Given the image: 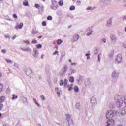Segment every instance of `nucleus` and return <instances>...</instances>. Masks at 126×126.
Returning <instances> with one entry per match:
<instances>
[{"label":"nucleus","mask_w":126,"mask_h":126,"mask_svg":"<svg viewBox=\"0 0 126 126\" xmlns=\"http://www.w3.org/2000/svg\"><path fill=\"white\" fill-rule=\"evenodd\" d=\"M112 117H114V112L112 110H109L106 114L107 119H112Z\"/></svg>","instance_id":"1"},{"label":"nucleus","mask_w":126,"mask_h":126,"mask_svg":"<svg viewBox=\"0 0 126 126\" xmlns=\"http://www.w3.org/2000/svg\"><path fill=\"white\" fill-rule=\"evenodd\" d=\"M122 61L123 60H122V55L121 54L118 55L116 58V63H122Z\"/></svg>","instance_id":"2"},{"label":"nucleus","mask_w":126,"mask_h":126,"mask_svg":"<svg viewBox=\"0 0 126 126\" xmlns=\"http://www.w3.org/2000/svg\"><path fill=\"white\" fill-rule=\"evenodd\" d=\"M107 126H115V121L113 119H108L107 122Z\"/></svg>","instance_id":"3"},{"label":"nucleus","mask_w":126,"mask_h":126,"mask_svg":"<svg viewBox=\"0 0 126 126\" xmlns=\"http://www.w3.org/2000/svg\"><path fill=\"white\" fill-rule=\"evenodd\" d=\"M23 27V23H20L19 24H18L17 25H16L15 28L16 29V30H18V29H22Z\"/></svg>","instance_id":"4"},{"label":"nucleus","mask_w":126,"mask_h":126,"mask_svg":"<svg viewBox=\"0 0 126 126\" xmlns=\"http://www.w3.org/2000/svg\"><path fill=\"white\" fill-rule=\"evenodd\" d=\"M91 103L92 105L95 106V105L97 103V101L96 100V98L95 97H93L91 99Z\"/></svg>","instance_id":"5"},{"label":"nucleus","mask_w":126,"mask_h":126,"mask_svg":"<svg viewBox=\"0 0 126 126\" xmlns=\"http://www.w3.org/2000/svg\"><path fill=\"white\" fill-rule=\"evenodd\" d=\"M79 39V35L78 34H75L72 38V42H76Z\"/></svg>","instance_id":"6"},{"label":"nucleus","mask_w":126,"mask_h":126,"mask_svg":"<svg viewBox=\"0 0 126 126\" xmlns=\"http://www.w3.org/2000/svg\"><path fill=\"white\" fill-rule=\"evenodd\" d=\"M118 103L119 104V105H122L124 103V101L123 100L122 97L118 96Z\"/></svg>","instance_id":"7"},{"label":"nucleus","mask_w":126,"mask_h":126,"mask_svg":"<svg viewBox=\"0 0 126 126\" xmlns=\"http://www.w3.org/2000/svg\"><path fill=\"white\" fill-rule=\"evenodd\" d=\"M35 6L38 9H41V11H43V9H44V7H41V6L38 4H35Z\"/></svg>","instance_id":"8"},{"label":"nucleus","mask_w":126,"mask_h":126,"mask_svg":"<svg viewBox=\"0 0 126 126\" xmlns=\"http://www.w3.org/2000/svg\"><path fill=\"white\" fill-rule=\"evenodd\" d=\"M4 100H5V97L4 96L0 97V104H2L1 103H3V102H4Z\"/></svg>","instance_id":"9"},{"label":"nucleus","mask_w":126,"mask_h":126,"mask_svg":"<svg viewBox=\"0 0 126 126\" xmlns=\"http://www.w3.org/2000/svg\"><path fill=\"white\" fill-rule=\"evenodd\" d=\"M62 43H63V40H62L61 39H58L56 41V44L57 45H61V44H62Z\"/></svg>","instance_id":"10"},{"label":"nucleus","mask_w":126,"mask_h":126,"mask_svg":"<svg viewBox=\"0 0 126 126\" xmlns=\"http://www.w3.org/2000/svg\"><path fill=\"white\" fill-rule=\"evenodd\" d=\"M72 86H73V84H72L68 85L67 87L68 88L69 91L72 90Z\"/></svg>","instance_id":"11"},{"label":"nucleus","mask_w":126,"mask_h":126,"mask_svg":"<svg viewBox=\"0 0 126 126\" xmlns=\"http://www.w3.org/2000/svg\"><path fill=\"white\" fill-rule=\"evenodd\" d=\"M69 81L73 83V82H74V78L72 76L70 77L69 78Z\"/></svg>","instance_id":"12"},{"label":"nucleus","mask_w":126,"mask_h":126,"mask_svg":"<svg viewBox=\"0 0 126 126\" xmlns=\"http://www.w3.org/2000/svg\"><path fill=\"white\" fill-rule=\"evenodd\" d=\"M63 71L64 73H65L67 71V66L65 65L63 69Z\"/></svg>","instance_id":"13"},{"label":"nucleus","mask_w":126,"mask_h":126,"mask_svg":"<svg viewBox=\"0 0 126 126\" xmlns=\"http://www.w3.org/2000/svg\"><path fill=\"white\" fill-rule=\"evenodd\" d=\"M23 4L24 6H27L28 5V1L27 0H25L23 2Z\"/></svg>","instance_id":"14"},{"label":"nucleus","mask_w":126,"mask_h":126,"mask_svg":"<svg viewBox=\"0 0 126 126\" xmlns=\"http://www.w3.org/2000/svg\"><path fill=\"white\" fill-rule=\"evenodd\" d=\"M74 90L75 92H78V91H79V88H78V87L77 86H75L74 87Z\"/></svg>","instance_id":"15"},{"label":"nucleus","mask_w":126,"mask_h":126,"mask_svg":"<svg viewBox=\"0 0 126 126\" xmlns=\"http://www.w3.org/2000/svg\"><path fill=\"white\" fill-rule=\"evenodd\" d=\"M67 82H68V80H67L66 79H64L63 84L64 86L65 87L67 85Z\"/></svg>","instance_id":"16"},{"label":"nucleus","mask_w":126,"mask_h":126,"mask_svg":"<svg viewBox=\"0 0 126 126\" xmlns=\"http://www.w3.org/2000/svg\"><path fill=\"white\" fill-rule=\"evenodd\" d=\"M59 5H60V6H63V1L62 0H61L59 2Z\"/></svg>","instance_id":"17"},{"label":"nucleus","mask_w":126,"mask_h":126,"mask_svg":"<svg viewBox=\"0 0 126 126\" xmlns=\"http://www.w3.org/2000/svg\"><path fill=\"white\" fill-rule=\"evenodd\" d=\"M12 96H13V97H12V100H14L15 99H17V98H18L17 95H16L14 94H12Z\"/></svg>","instance_id":"18"},{"label":"nucleus","mask_w":126,"mask_h":126,"mask_svg":"<svg viewBox=\"0 0 126 126\" xmlns=\"http://www.w3.org/2000/svg\"><path fill=\"white\" fill-rule=\"evenodd\" d=\"M37 49H42V44H37L36 45Z\"/></svg>","instance_id":"19"},{"label":"nucleus","mask_w":126,"mask_h":126,"mask_svg":"<svg viewBox=\"0 0 126 126\" xmlns=\"http://www.w3.org/2000/svg\"><path fill=\"white\" fill-rule=\"evenodd\" d=\"M6 61L7 63H12V61L10 59H6Z\"/></svg>","instance_id":"20"},{"label":"nucleus","mask_w":126,"mask_h":126,"mask_svg":"<svg viewBox=\"0 0 126 126\" xmlns=\"http://www.w3.org/2000/svg\"><path fill=\"white\" fill-rule=\"evenodd\" d=\"M76 107L77 109H79V108H80V103H76Z\"/></svg>","instance_id":"21"},{"label":"nucleus","mask_w":126,"mask_h":126,"mask_svg":"<svg viewBox=\"0 0 126 126\" xmlns=\"http://www.w3.org/2000/svg\"><path fill=\"white\" fill-rule=\"evenodd\" d=\"M60 86H63V80H60Z\"/></svg>","instance_id":"22"},{"label":"nucleus","mask_w":126,"mask_h":126,"mask_svg":"<svg viewBox=\"0 0 126 126\" xmlns=\"http://www.w3.org/2000/svg\"><path fill=\"white\" fill-rule=\"evenodd\" d=\"M75 9V6H71L70 7V10H74Z\"/></svg>","instance_id":"23"},{"label":"nucleus","mask_w":126,"mask_h":126,"mask_svg":"<svg viewBox=\"0 0 126 126\" xmlns=\"http://www.w3.org/2000/svg\"><path fill=\"white\" fill-rule=\"evenodd\" d=\"M86 56L87 57V60H89V59H90V57L89 56H90V54H86Z\"/></svg>","instance_id":"24"},{"label":"nucleus","mask_w":126,"mask_h":126,"mask_svg":"<svg viewBox=\"0 0 126 126\" xmlns=\"http://www.w3.org/2000/svg\"><path fill=\"white\" fill-rule=\"evenodd\" d=\"M32 44H37L38 43V42L36 40H33L32 41Z\"/></svg>","instance_id":"25"},{"label":"nucleus","mask_w":126,"mask_h":126,"mask_svg":"<svg viewBox=\"0 0 126 126\" xmlns=\"http://www.w3.org/2000/svg\"><path fill=\"white\" fill-rule=\"evenodd\" d=\"M33 100H34L35 104H36L37 106L39 107L40 106V104L39 103H38V102H37V100H36V99H34Z\"/></svg>","instance_id":"26"},{"label":"nucleus","mask_w":126,"mask_h":126,"mask_svg":"<svg viewBox=\"0 0 126 126\" xmlns=\"http://www.w3.org/2000/svg\"><path fill=\"white\" fill-rule=\"evenodd\" d=\"M47 25V22L46 21L42 22V26H46Z\"/></svg>","instance_id":"27"},{"label":"nucleus","mask_w":126,"mask_h":126,"mask_svg":"<svg viewBox=\"0 0 126 126\" xmlns=\"http://www.w3.org/2000/svg\"><path fill=\"white\" fill-rule=\"evenodd\" d=\"M2 108H3V104H0V111H1V110L2 109Z\"/></svg>","instance_id":"28"},{"label":"nucleus","mask_w":126,"mask_h":126,"mask_svg":"<svg viewBox=\"0 0 126 126\" xmlns=\"http://www.w3.org/2000/svg\"><path fill=\"white\" fill-rule=\"evenodd\" d=\"M52 16H49L48 17H47V20H52Z\"/></svg>","instance_id":"29"},{"label":"nucleus","mask_w":126,"mask_h":126,"mask_svg":"<svg viewBox=\"0 0 126 126\" xmlns=\"http://www.w3.org/2000/svg\"><path fill=\"white\" fill-rule=\"evenodd\" d=\"M3 88V84H0V90H1Z\"/></svg>","instance_id":"30"},{"label":"nucleus","mask_w":126,"mask_h":126,"mask_svg":"<svg viewBox=\"0 0 126 126\" xmlns=\"http://www.w3.org/2000/svg\"><path fill=\"white\" fill-rule=\"evenodd\" d=\"M13 17H14L15 19H17L18 17H17V15H16V14H14L13 15Z\"/></svg>","instance_id":"31"},{"label":"nucleus","mask_w":126,"mask_h":126,"mask_svg":"<svg viewBox=\"0 0 126 126\" xmlns=\"http://www.w3.org/2000/svg\"><path fill=\"white\" fill-rule=\"evenodd\" d=\"M1 52H2V53H3V54H5V53H6V50H5V49H2V50H1Z\"/></svg>","instance_id":"32"},{"label":"nucleus","mask_w":126,"mask_h":126,"mask_svg":"<svg viewBox=\"0 0 126 126\" xmlns=\"http://www.w3.org/2000/svg\"><path fill=\"white\" fill-rule=\"evenodd\" d=\"M91 34H92V31H90L89 33H87V36H90Z\"/></svg>","instance_id":"33"},{"label":"nucleus","mask_w":126,"mask_h":126,"mask_svg":"<svg viewBox=\"0 0 126 126\" xmlns=\"http://www.w3.org/2000/svg\"><path fill=\"white\" fill-rule=\"evenodd\" d=\"M24 43H25V44H27V45H29V44H30L29 41L27 40V41H24Z\"/></svg>","instance_id":"34"},{"label":"nucleus","mask_w":126,"mask_h":126,"mask_svg":"<svg viewBox=\"0 0 126 126\" xmlns=\"http://www.w3.org/2000/svg\"><path fill=\"white\" fill-rule=\"evenodd\" d=\"M58 51L56 50L55 52L53 53V56L57 55V54H58Z\"/></svg>","instance_id":"35"},{"label":"nucleus","mask_w":126,"mask_h":126,"mask_svg":"<svg viewBox=\"0 0 126 126\" xmlns=\"http://www.w3.org/2000/svg\"><path fill=\"white\" fill-rule=\"evenodd\" d=\"M40 97L42 99V100H43V101L45 100V96H44V95H41Z\"/></svg>","instance_id":"36"},{"label":"nucleus","mask_w":126,"mask_h":126,"mask_svg":"<svg viewBox=\"0 0 126 126\" xmlns=\"http://www.w3.org/2000/svg\"><path fill=\"white\" fill-rule=\"evenodd\" d=\"M76 3H77V4L78 5H79L81 3V1H77Z\"/></svg>","instance_id":"37"},{"label":"nucleus","mask_w":126,"mask_h":126,"mask_svg":"<svg viewBox=\"0 0 126 126\" xmlns=\"http://www.w3.org/2000/svg\"><path fill=\"white\" fill-rule=\"evenodd\" d=\"M71 65H76V63L71 62Z\"/></svg>","instance_id":"38"},{"label":"nucleus","mask_w":126,"mask_h":126,"mask_svg":"<svg viewBox=\"0 0 126 126\" xmlns=\"http://www.w3.org/2000/svg\"><path fill=\"white\" fill-rule=\"evenodd\" d=\"M87 10H90V9H91V6H89L87 8Z\"/></svg>","instance_id":"39"},{"label":"nucleus","mask_w":126,"mask_h":126,"mask_svg":"<svg viewBox=\"0 0 126 126\" xmlns=\"http://www.w3.org/2000/svg\"><path fill=\"white\" fill-rule=\"evenodd\" d=\"M15 38H16V35H14V36L12 37V40H14V39H15Z\"/></svg>","instance_id":"40"},{"label":"nucleus","mask_w":126,"mask_h":126,"mask_svg":"<svg viewBox=\"0 0 126 126\" xmlns=\"http://www.w3.org/2000/svg\"><path fill=\"white\" fill-rule=\"evenodd\" d=\"M102 41H103V43H106V39H103L102 40Z\"/></svg>","instance_id":"41"},{"label":"nucleus","mask_w":126,"mask_h":126,"mask_svg":"<svg viewBox=\"0 0 126 126\" xmlns=\"http://www.w3.org/2000/svg\"><path fill=\"white\" fill-rule=\"evenodd\" d=\"M98 61L99 62H100V60L101 59V58H100V54L98 55Z\"/></svg>","instance_id":"42"},{"label":"nucleus","mask_w":126,"mask_h":126,"mask_svg":"<svg viewBox=\"0 0 126 126\" xmlns=\"http://www.w3.org/2000/svg\"><path fill=\"white\" fill-rule=\"evenodd\" d=\"M55 90L58 92V91H59V88H56Z\"/></svg>","instance_id":"43"},{"label":"nucleus","mask_w":126,"mask_h":126,"mask_svg":"<svg viewBox=\"0 0 126 126\" xmlns=\"http://www.w3.org/2000/svg\"><path fill=\"white\" fill-rule=\"evenodd\" d=\"M124 103H125V105H126V97L124 99Z\"/></svg>","instance_id":"44"},{"label":"nucleus","mask_w":126,"mask_h":126,"mask_svg":"<svg viewBox=\"0 0 126 126\" xmlns=\"http://www.w3.org/2000/svg\"><path fill=\"white\" fill-rule=\"evenodd\" d=\"M116 74V72L115 71H114L113 73H112V75H115Z\"/></svg>","instance_id":"45"},{"label":"nucleus","mask_w":126,"mask_h":126,"mask_svg":"<svg viewBox=\"0 0 126 126\" xmlns=\"http://www.w3.org/2000/svg\"><path fill=\"white\" fill-rule=\"evenodd\" d=\"M66 117H70V115H69V114H66Z\"/></svg>","instance_id":"46"},{"label":"nucleus","mask_w":126,"mask_h":126,"mask_svg":"<svg viewBox=\"0 0 126 126\" xmlns=\"http://www.w3.org/2000/svg\"><path fill=\"white\" fill-rule=\"evenodd\" d=\"M44 55H41V59H44Z\"/></svg>","instance_id":"47"},{"label":"nucleus","mask_w":126,"mask_h":126,"mask_svg":"<svg viewBox=\"0 0 126 126\" xmlns=\"http://www.w3.org/2000/svg\"><path fill=\"white\" fill-rule=\"evenodd\" d=\"M123 47H124V48H126V44H123Z\"/></svg>","instance_id":"48"},{"label":"nucleus","mask_w":126,"mask_h":126,"mask_svg":"<svg viewBox=\"0 0 126 126\" xmlns=\"http://www.w3.org/2000/svg\"><path fill=\"white\" fill-rule=\"evenodd\" d=\"M57 94H58V96H60V92H57Z\"/></svg>","instance_id":"49"},{"label":"nucleus","mask_w":126,"mask_h":126,"mask_svg":"<svg viewBox=\"0 0 126 126\" xmlns=\"http://www.w3.org/2000/svg\"><path fill=\"white\" fill-rule=\"evenodd\" d=\"M2 76V74H1V73H0V77H1Z\"/></svg>","instance_id":"50"},{"label":"nucleus","mask_w":126,"mask_h":126,"mask_svg":"<svg viewBox=\"0 0 126 126\" xmlns=\"http://www.w3.org/2000/svg\"><path fill=\"white\" fill-rule=\"evenodd\" d=\"M69 63H72V62H72L71 59H69Z\"/></svg>","instance_id":"51"},{"label":"nucleus","mask_w":126,"mask_h":126,"mask_svg":"<svg viewBox=\"0 0 126 126\" xmlns=\"http://www.w3.org/2000/svg\"><path fill=\"white\" fill-rule=\"evenodd\" d=\"M38 38L39 39H41V38H42V36H38Z\"/></svg>","instance_id":"52"},{"label":"nucleus","mask_w":126,"mask_h":126,"mask_svg":"<svg viewBox=\"0 0 126 126\" xmlns=\"http://www.w3.org/2000/svg\"><path fill=\"white\" fill-rule=\"evenodd\" d=\"M124 19H126V16L124 17Z\"/></svg>","instance_id":"53"},{"label":"nucleus","mask_w":126,"mask_h":126,"mask_svg":"<svg viewBox=\"0 0 126 126\" xmlns=\"http://www.w3.org/2000/svg\"><path fill=\"white\" fill-rule=\"evenodd\" d=\"M55 49H58V46H56Z\"/></svg>","instance_id":"54"},{"label":"nucleus","mask_w":126,"mask_h":126,"mask_svg":"<svg viewBox=\"0 0 126 126\" xmlns=\"http://www.w3.org/2000/svg\"><path fill=\"white\" fill-rule=\"evenodd\" d=\"M1 113H0V117H1Z\"/></svg>","instance_id":"55"},{"label":"nucleus","mask_w":126,"mask_h":126,"mask_svg":"<svg viewBox=\"0 0 126 126\" xmlns=\"http://www.w3.org/2000/svg\"><path fill=\"white\" fill-rule=\"evenodd\" d=\"M43 1H45V0H42Z\"/></svg>","instance_id":"56"},{"label":"nucleus","mask_w":126,"mask_h":126,"mask_svg":"<svg viewBox=\"0 0 126 126\" xmlns=\"http://www.w3.org/2000/svg\"><path fill=\"white\" fill-rule=\"evenodd\" d=\"M0 1H2V0H0Z\"/></svg>","instance_id":"57"},{"label":"nucleus","mask_w":126,"mask_h":126,"mask_svg":"<svg viewBox=\"0 0 126 126\" xmlns=\"http://www.w3.org/2000/svg\"><path fill=\"white\" fill-rule=\"evenodd\" d=\"M73 1H74V0H73Z\"/></svg>","instance_id":"58"},{"label":"nucleus","mask_w":126,"mask_h":126,"mask_svg":"<svg viewBox=\"0 0 126 126\" xmlns=\"http://www.w3.org/2000/svg\"><path fill=\"white\" fill-rule=\"evenodd\" d=\"M0 48H1V46H0Z\"/></svg>","instance_id":"59"}]
</instances>
